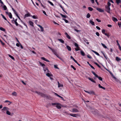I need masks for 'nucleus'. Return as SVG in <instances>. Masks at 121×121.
<instances>
[{"label": "nucleus", "instance_id": "603ef678", "mask_svg": "<svg viewBox=\"0 0 121 121\" xmlns=\"http://www.w3.org/2000/svg\"><path fill=\"white\" fill-rule=\"evenodd\" d=\"M102 33L103 34H104L105 33H105V30H104V29H103V30H102Z\"/></svg>", "mask_w": 121, "mask_h": 121}, {"label": "nucleus", "instance_id": "f03ea898", "mask_svg": "<svg viewBox=\"0 0 121 121\" xmlns=\"http://www.w3.org/2000/svg\"><path fill=\"white\" fill-rule=\"evenodd\" d=\"M41 97L46 98L47 99H49L51 97L49 96H48L47 95L43 93Z\"/></svg>", "mask_w": 121, "mask_h": 121}, {"label": "nucleus", "instance_id": "c756f323", "mask_svg": "<svg viewBox=\"0 0 121 121\" xmlns=\"http://www.w3.org/2000/svg\"><path fill=\"white\" fill-rule=\"evenodd\" d=\"M8 15L10 18H12V15L11 13L10 12L9 13V14Z\"/></svg>", "mask_w": 121, "mask_h": 121}, {"label": "nucleus", "instance_id": "a19ab883", "mask_svg": "<svg viewBox=\"0 0 121 121\" xmlns=\"http://www.w3.org/2000/svg\"><path fill=\"white\" fill-rule=\"evenodd\" d=\"M94 64H95L96 65H97L99 68H101V66L96 62H94Z\"/></svg>", "mask_w": 121, "mask_h": 121}, {"label": "nucleus", "instance_id": "cd10ccee", "mask_svg": "<svg viewBox=\"0 0 121 121\" xmlns=\"http://www.w3.org/2000/svg\"><path fill=\"white\" fill-rule=\"evenodd\" d=\"M70 57L71 59H72L76 63H77V61L75 60L72 56H71Z\"/></svg>", "mask_w": 121, "mask_h": 121}, {"label": "nucleus", "instance_id": "5fc2aeb1", "mask_svg": "<svg viewBox=\"0 0 121 121\" xmlns=\"http://www.w3.org/2000/svg\"><path fill=\"white\" fill-rule=\"evenodd\" d=\"M118 25L120 27H121V22H119L118 23Z\"/></svg>", "mask_w": 121, "mask_h": 121}, {"label": "nucleus", "instance_id": "a211bd4d", "mask_svg": "<svg viewBox=\"0 0 121 121\" xmlns=\"http://www.w3.org/2000/svg\"><path fill=\"white\" fill-rule=\"evenodd\" d=\"M87 63L90 66V67L92 69H95V68L92 65L90 64L89 63V62L88 61L87 62Z\"/></svg>", "mask_w": 121, "mask_h": 121}, {"label": "nucleus", "instance_id": "2eb2a0df", "mask_svg": "<svg viewBox=\"0 0 121 121\" xmlns=\"http://www.w3.org/2000/svg\"><path fill=\"white\" fill-rule=\"evenodd\" d=\"M29 22L30 25L32 26H34V23L32 22L31 21H29Z\"/></svg>", "mask_w": 121, "mask_h": 121}, {"label": "nucleus", "instance_id": "7ed1b4c3", "mask_svg": "<svg viewBox=\"0 0 121 121\" xmlns=\"http://www.w3.org/2000/svg\"><path fill=\"white\" fill-rule=\"evenodd\" d=\"M105 11L107 13H110V7H109L106 6H105Z\"/></svg>", "mask_w": 121, "mask_h": 121}, {"label": "nucleus", "instance_id": "aec40b11", "mask_svg": "<svg viewBox=\"0 0 121 121\" xmlns=\"http://www.w3.org/2000/svg\"><path fill=\"white\" fill-rule=\"evenodd\" d=\"M35 92L37 94H38V95H40L41 96L42 95V94L43 93H41V92H37V91H35Z\"/></svg>", "mask_w": 121, "mask_h": 121}, {"label": "nucleus", "instance_id": "09e8293b", "mask_svg": "<svg viewBox=\"0 0 121 121\" xmlns=\"http://www.w3.org/2000/svg\"><path fill=\"white\" fill-rule=\"evenodd\" d=\"M3 8L4 10H6L7 8L6 6L5 5H4Z\"/></svg>", "mask_w": 121, "mask_h": 121}, {"label": "nucleus", "instance_id": "5701e85b", "mask_svg": "<svg viewBox=\"0 0 121 121\" xmlns=\"http://www.w3.org/2000/svg\"><path fill=\"white\" fill-rule=\"evenodd\" d=\"M66 48L68 51H71V47L67 45Z\"/></svg>", "mask_w": 121, "mask_h": 121}, {"label": "nucleus", "instance_id": "1a4fd4ad", "mask_svg": "<svg viewBox=\"0 0 121 121\" xmlns=\"http://www.w3.org/2000/svg\"><path fill=\"white\" fill-rule=\"evenodd\" d=\"M55 95H56V96H57L60 98L62 99V100L64 101H65V100L62 97L60 96V95H59L58 94L56 93H55Z\"/></svg>", "mask_w": 121, "mask_h": 121}, {"label": "nucleus", "instance_id": "f704fd0d", "mask_svg": "<svg viewBox=\"0 0 121 121\" xmlns=\"http://www.w3.org/2000/svg\"><path fill=\"white\" fill-rule=\"evenodd\" d=\"M100 117H103V118H105V119H108V118L107 117H105V116H103V115H100Z\"/></svg>", "mask_w": 121, "mask_h": 121}, {"label": "nucleus", "instance_id": "ddd939ff", "mask_svg": "<svg viewBox=\"0 0 121 121\" xmlns=\"http://www.w3.org/2000/svg\"><path fill=\"white\" fill-rule=\"evenodd\" d=\"M46 75L47 76L49 77H50V76H53V75L52 74H50L49 73H47L46 74Z\"/></svg>", "mask_w": 121, "mask_h": 121}, {"label": "nucleus", "instance_id": "7c9ffc66", "mask_svg": "<svg viewBox=\"0 0 121 121\" xmlns=\"http://www.w3.org/2000/svg\"><path fill=\"white\" fill-rule=\"evenodd\" d=\"M57 104V105H59L60 104L57 103H52V105L53 106L54 105H56Z\"/></svg>", "mask_w": 121, "mask_h": 121}, {"label": "nucleus", "instance_id": "f8f14e48", "mask_svg": "<svg viewBox=\"0 0 121 121\" xmlns=\"http://www.w3.org/2000/svg\"><path fill=\"white\" fill-rule=\"evenodd\" d=\"M41 58L42 60H44L45 61H46L48 62H50V61L49 60H47V59H46V58H45L44 57H41Z\"/></svg>", "mask_w": 121, "mask_h": 121}, {"label": "nucleus", "instance_id": "c03bdc74", "mask_svg": "<svg viewBox=\"0 0 121 121\" xmlns=\"http://www.w3.org/2000/svg\"><path fill=\"white\" fill-rule=\"evenodd\" d=\"M48 3H50L51 4V5H52V6H54V4L51 2L49 0H48Z\"/></svg>", "mask_w": 121, "mask_h": 121}, {"label": "nucleus", "instance_id": "72a5a7b5", "mask_svg": "<svg viewBox=\"0 0 121 121\" xmlns=\"http://www.w3.org/2000/svg\"><path fill=\"white\" fill-rule=\"evenodd\" d=\"M101 44L104 48L105 49H106L107 48V47L104 44L102 43H101Z\"/></svg>", "mask_w": 121, "mask_h": 121}, {"label": "nucleus", "instance_id": "6e6d98bb", "mask_svg": "<svg viewBox=\"0 0 121 121\" xmlns=\"http://www.w3.org/2000/svg\"><path fill=\"white\" fill-rule=\"evenodd\" d=\"M116 81L118 83H119L120 84H121V82L119 79H117Z\"/></svg>", "mask_w": 121, "mask_h": 121}, {"label": "nucleus", "instance_id": "69168bd1", "mask_svg": "<svg viewBox=\"0 0 121 121\" xmlns=\"http://www.w3.org/2000/svg\"><path fill=\"white\" fill-rule=\"evenodd\" d=\"M113 78L115 79V81H116L117 79L116 77H115L113 75V76H112Z\"/></svg>", "mask_w": 121, "mask_h": 121}, {"label": "nucleus", "instance_id": "79ce46f5", "mask_svg": "<svg viewBox=\"0 0 121 121\" xmlns=\"http://www.w3.org/2000/svg\"><path fill=\"white\" fill-rule=\"evenodd\" d=\"M9 56L10 58H11L12 59H13V60H15L14 58V57L13 56H11L10 55H9Z\"/></svg>", "mask_w": 121, "mask_h": 121}, {"label": "nucleus", "instance_id": "bf43d9fd", "mask_svg": "<svg viewBox=\"0 0 121 121\" xmlns=\"http://www.w3.org/2000/svg\"><path fill=\"white\" fill-rule=\"evenodd\" d=\"M87 57L89 59H91L92 58V57L89 55H88L87 56Z\"/></svg>", "mask_w": 121, "mask_h": 121}, {"label": "nucleus", "instance_id": "20e7f679", "mask_svg": "<svg viewBox=\"0 0 121 121\" xmlns=\"http://www.w3.org/2000/svg\"><path fill=\"white\" fill-rule=\"evenodd\" d=\"M84 91L86 93H87L90 95L91 94H95V93L93 91H87L84 90Z\"/></svg>", "mask_w": 121, "mask_h": 121}, {"label": "nucleus", "instance_id": "393cba45", "mask_svg": "<svg viewBox=\"0 0 121 121\" xmlns=\"http://www.w3.org/2000/svg\"><path fill=\"white\" fill-rule=\"evenodd\" d=\"M96 77L98 78L101 81L103 80V78L101 77H99L98 75H97Z\"/></svg>", "mask_w": 121, "mask_h": 121}, {"label": "nucleus", "instance_id": "a878e982", "mask_svg": "<svg viewBox=\"0 0 121 121\" xmlns=\"http://www.w3.org/2000/svg\"><path fill=\"white\" fill-rule=\"evenodd\" d=\"M98 86H99V87L100 88H102L104 90L105 89V88L104 87L101 86L100 85V84H99Z\"/></svg>", "mask_w": 121, "mask_h": 121}, {"label": "nucleus", "instance_id": "e2e57ef3", "mask_svg": "<svg viewBox=\"0 0 121 121\" xmlns=\"http://www.w3.org/2000/svg\"><path fill=\"white\" fill-rule=\"evenodd\" d=\"M40 28L41 29V31H43V27L41 26L40 27Z\"/></svg>", "mask_w": 121, "mask_h": 121}, {"label": "nucleus", "instance_id": "bb28decb", "mask_svg": "<svg viewBox=\"0 0 121 121\" xmlns=\"http://www.w3.org/2000/svg\"><path fill=\"white\" fill-rule=\"evenodd\" d=\"M57 82L58 85V86L59 87H63V85L61 84H60L59 81H58Z\"/></svg>", "mask_w": 121, "mask_h": 121}, {"label": "nucleus", "instance_id": "864d4df0", "mask_svg": "<svg viewBox=\"0 0 121 121\" xmlns=\"http://www.w3.org/2000/svg\"><path fill=\"white\" fill-rule=\"evenodd\" d=\"M63 20H64L66 23H68V21L67 20L64 18L63 19Z\"/></svg>", "mask_w": 121, "mask_h": 121}, {"label": "nucleus", "instance_id": "680f3d73", "mask_svg": "<svg viewBox=\"0 0 121 121\" xmlns=\"http://www.w3.org/2000/svg\"><path fill=\"white\" fill-rule=\"evenodd\" d=\"M104 35L106 36L107 37H108V38H109L110 35H108V34L106 33L104 34Z\"/></svg>", "mask_w": 121, "mask_h": 121}, {"label": "nucleus", "instance_id": "4468645a", "mask_svg": "<svg viewBox=\"0 0 121 121\" xmlns=\"http://www.w3.org/2000/svg\"><path fill=\"white\" fill-rule=\"evenodd\" d=\"M57 40L61 43H64V41L62 39H58Z\"/></svg>", "mask_w": 121, "mask_h": 121}, {"label": "nucleus", "instance_id": "f257e3e1", "mask_svg": "<svg viewBox=\"0 0 121 121\" xmlns=\"http://www.w3.org/2000/svg\"><path fill=\"white\" fill-rule=\"evenodd\" d=\"M90 111L92 112L93 114L95 115L97 114V111L96 109H95L94 108H90Z\"/></svg>", "mask_w": 121, "mask_h": 121}, {"label": "nucleus", "instance_id": "c85d7f7f", "mask_svg": "<svg viewBox=\"0 0 121 121\" xmlns=\"http://www.w3.org/2000/svg\"><path fill=\"white\" fill-rule=\"evenodd\" d=\"M90 23L91 24L93 25H95V23L94 22L92 21L91 20H90L89 21Z\"/></svg>", "mask_w": 121, "mask_h": 121}, {"label": "nucleus", "instance_id": "4d7b16f0", "mask_svg": "<svg viewBox=\"0 0 121 121\" xmlns=\"http://www.w3.org/2000/svg\"><path fill=\"white\" fill-rule=\"evenodd\" d=\"M71 68H72L74 70H76V69L72 65H71Z\"/></svg>", "mask_w": 121, "mask_h": 121}, {"label": "nucleus", "instance_id": "052dcab7", "mask_svg": "<svg viewBox=\"0 0 121 121\" xmlns=\"http://www.w3.org/2000/svg\"><path fill=\"white\" fill-rule=\"evenodd\" d=\"M14 14L16 15L17 16V15H18V14H17V12L15 10V11H13Z\"/></svg>", "mask_w": 121, "mask_h": 121}, {"label": "nucleus", "instance_id": "6e6552de", "mask_svg": "<svg viewBox=\"0 0 121 121\" xmlns=\"http://www.w3.org/2000/svg\"><path fill=\"white\" fill-rule=\"evenodd\" d=\"M32 16L31 15H30V14L29 13H27L26 14L24 17V18H25L26 17H30V16Z\"/></svg>", "mask_w": 121, "mask_h": 121}, {"label": "nucleus", "instance_id": "0e129e2a", "mask_svg": "<svg viewBox=\"0 0 121 121\" xmlns=\"http://www.w3.org/2000/svg\"><path fill=\"white\" fill-rule=\"evenodd\" d=\"M113 78L115 79V81H116L117 79L116 77H115L113 75V76H112Z\"/></svg>", "mask_w": 121, "mask_h": 121}, {"label": "nucleus", "instance_id": "f3484780", "mask_svg": "<svg viewBox=\"0 0 121 121\" xmlns=\"http://www.w3.org/2000/svg\"><path fill=\"white\" fill-rule=\"evenodd\" d=\"M5 107H4L3 108L1 109L2 111L3 112V113H5V112L6 111V109L4 108Z\"/></svg>", "mask_w": 121, "mask_h": 121}, {"label": "nucleus", "instance_id": "b1692460", "mask_svg": "<svg viewBox=\"0 0 121 121\" xmlns=\"http://www.w3.org/2000/svg\"><path fill=\"white\" fill-rule=\"evenodd\" d=\"M39 64L40 65H41L43 67H45L44 66H45V65L43 63H42L41 62L39 61Z\"/></svg>", "mask_w": 121, "mask_h": 121}, {"label": "nucleus", "instance_id": "de8ad7c7", "mask_svg": "<svg viewBox=\"0 0 121 121\" xmlns=\"http://www.w3.org/2000/svg\"><path fill=\"white\" fill-rule=\"evenodd\" d=\"M77 48H75V50L76 51H77L80 50V48L79 47H77Z\"/></svg>", "mask_w": 121, "mask_h": 121}, {"label": "nucleus", "instance_id": "6ab92c4d", "mask_svg": "<svg viewBox=\"0 0 121 121\" xmlns=\"http://www.w3.org/2000/svg\"><path fill=\"white\" fill-rule=\"evenodd\" d=\"M112 19L115 22H117L118 21L117 19L114 17H112Z\"/></svg>", "mask_w": 121, "mask_h": 121}, {"label": "nucleus", "instance_id": "37998d69", "mask_svg": "<svg viewBox=\"0 0 121 121\" xmlns=\"http://www.w3.org/2000/svg\"><path fill=\"white\" fill-rule=\"evenodd\" d=\"M6 113L9 115H11V113L8 110H7L6 111Z\"/></svg>", "mask_w": 121, "mask_h": 121}, {"label": "nucleus", "instance_id": "9b49d317", "mask_svg": "<svg viewBox=\"0 0 121 121\" xmlns=\"http://www.w3.org/2000/svg\"><path fill=\"white\" fill-rule=\"evenodd\" d=\"M96 9L97 10H98L99 12H103L104 11L103 10H102L100 8H97Z\"/></svg>", "mask_w": 121, "mask_h": 121}, {"label": "nucleus", "instance_id": "4c0bfd02", "mask_svg": "<svg viewBox=\"0 0 121 121\" xmlns=\"http://www.w3.org/2000/svg\"><path fill=\"white\" fill-rule=\"evenodd\" d=\"M31 17L33 18L34 19H37L38 18L35 15H33Z\"/></svg>", "mask_w": 121, "mask_h": 121}, {"label": "nucleus", "instance_id": "a18cd8bd", "mask_svg": "<svg viewBox=\"0 0 121 121\" xmlns=\"http://www.w3.org/2000/svg\"><path fill=\"white\" fill-rule=\"evenodd\" d=\"M12 94L13 95L16 96L17 95V93L15 92L14 91L12 93Z\"/></svg>", "mask_w": 121, "mask_h": 121}, {"label": "nucleus", "instance_id": "13d9d810", "mask_svg": "<svg viewBox=\"0 0 121 121\" xmlns=\"http://www.w3.org/2000/svg\"><path fill=\"white\" fill-rule=\"evenodd\" d=\"M8 102H9L10 103L9 104H8V105H9L11 103V102H10L8 100H6L4 102L5 103H7Z\"/></svg>", "mask_w": 121, "mask_h": 121}, {"label": "nucleus", "instance_id": "ea45409f", "mask_svg": "<svg viewBox=\"0 0 121 121\" xmlns=\"http://www.w3.org/2000/svg\"><path fill=\"white\" fill-rule=\"evenodd\" d=\"M1 15L2 16V17L5 20L7 21V19L2 14H1Z\"/></svg>", "mask_w": 121, "mask_h": 121}, {"label": "nucleus", "instance_id": "49530a36", "mask_svg": "<svg viewBox=\"0 0 121 121\" xmlns=\"http://www.w3.org/2000/svg\"><path fill=\"white\" fill-rule=\"evenodd\" d=\"M107 4H108V5H106V6H109V7H110V6H111V4L109 1H108L107 3Z\"/></svg>", "mask_w": 121, "mask_h": 121}, {"label": "nucleus", "instance_id": "39448f33", "mask_svg": "<svg viewBox=\"0 0 121 121\" xmlns=\"http://www.w3.org/2000/svg\"><path fill=\"white\" fill-rule=\"evenodd\" d=\"M85 77L86 78H88L89 80H90L92 82L95 83H96V82L93 79V78H90L88 77L87 76H86Z\"/></svg>", "mask_w": 121, "mask_h": 121}, {"label": "nucleus", "instance_id": "e433bc0d", "mask_svg": "<svg viewBox=\"0 0 121 121\" xmlns=\"http://www.w3.org/2000/svg\"><path fill=\"white\" fill-rule=\"evenodd\" d=\"M88 10L90 11H92L93 10V9L92 8L90 7H88Z\"/></svg>", "mask_w": 121, "mask_h": 121}, {"label": "nucleus", "instance_id": "0eeeda50", "mask_svg": "<svg viewBox=\"0 0 121 121\" xmlns=\"http://www.w3.org/2000/svg\"><path fill=\"white\" fill-rule=\"evenodd\" d=\"M72 112H78V110L76 108H73L72 109Z\"/></svg>", "mask_w": 121, "mask_h": 121}, {"label": "nucleus", "instance_id": "2f4dec72", "mask_svg": "<svg viewBox=\"0 0 121 121\" xmlns=\"http://www.w3.org/2000/svg\"><path fill=\"white\" fill-rule=\"evenodd\" d=\"M80 53L82 55V56H84L85 55V53L82 50L81 51H80Z\"/></svg>", "mask_w": 121, "mask_h": 121}, {"label": "nucleus", "instance_id": "3c124183", "mask_svg": "<svg viewBox=\"0 0 121 121\" xmlns=\"http://www.w3.org/2000/svg\"><path fill=\"white\" fill-rule=\"evenodd\" d=\"M74 45L76 47H79L78 45L76 43H74Z\"/></svg>", "mask_w": 121, "mask_h": 121}, {"label": "nucleus", "instance_id": "473e14b6", "mask_svg": "<svg viewBox=\"0 0 121 121\" xmlns=\"http://www.w3.org/2000/svg\"><path fill=\"white\" fill-rule=\"evenodd\" d=\"M57 57L60 60H61L63 62H64V60L61 58L59 56H57Z\"/></svg>", "mask_w": 121, "mask_h": 121}, {"label": "nucleus", "instance_id": "338daca9", "mask_svg": "<svg viewBox=\"0 0 121 121\" xmlns=\"http://www.w3.org/2000/svg\"><path fill=\"white\" fill-rule=\"evenodd\" d=\"M0 42H1V44L3 45H4V43H3L2 41L1 40H0Z\"/></svg>", "mask_w": 121, "mask_h": 121}, {"label": "nucleus", "instance_id": "dca6fc26", "mask_svg": "<svg viewBox=\"0 0 121 121\" xmlns=\"http://www.w3.org/2000/svg\"><path fill=\"white\" fill-rule=\"evenodd\" d=\"M116 60L117 61H119L121 60V59L119 58L118 57H116Z\"/></svg>", "mask_w": 121, "mask_h": 121}, {"label": "nucleus", "instance_id": "412c9836", "mask_svg": "<svg viewBox=\"0 0 121 121\" xmlns=\"http://www.w3.org/2000/svg\"><path fill=\"white\" fill-rule=\"evenodd\" d=\"M116 2L118 5L119 4V3H121V0H116Z\"/></svg>", "mask_w": 121, "mask_h": 121}, {"label": "nucleus", "instance_id": "58836bf2", "mask_svg": "<svg viewBox=\"0 0 121 121\" xmlns=\"http://www.w3.org/2000/svg\"><path fill=\"white\" fill-rule=\"evenodd\" d=\"M0 30H1L3 31H5V29L2 27H0Z\"/></svg>", "mask_w": 121, "mask_h": 121}, {"label": "nucleus", "instance_id": "4be33fe9", "mask_svg": "<svg viewBox=\"0 0 121 121\" xmlns=\"http://www.w3.org/2000/svg\"><path fill=\"white\" fill-rule=\"evenodd\" d=\"M60 104L59 105H57V104L56 105V107L58 109H60L61 108V107H60Z\"/></svg>", "mask_w": 121, "mask_h": 121}, {"label": "nucleus", "instance_id": "8fccbe9b", "mask_svg": "<svg viewBox=\"0 0 121 121\" xmlns=\"http://www.w3.org/2000/svg\"><path fill=\"white\" fill-rule=\"evenodd\" d=\"M92 73L96 77V76L97 75V74H96L93 71H91Z\"/></svg>", "mask_w": 121, "mask_h": 121}, {"label": "nucleus", "instance_id": "774afa93", "mask_svg": "<svg viewBox=\"0 0 121 121\" xmlns=\"http://www.w3.org/2000/svg\"><path fill=\"white\" fill-rule=\"evenodd\" d=\"M96 34L98 36H99L100 35L99 33L98 32H96Z\"/></svg>", "mask_w": 121, "mask_h": 121}, {"label": "nucleus", "instance_id": "9d476101", "mask_svg": "<svg viewBox=\"0 0 121 121\" xmlns=\"http://www.w3.org/2000/svg\"><path fill=\"white\" fill-rule=\"evenodd\" d=\"M52 52L56 56H58V55L57 54L56 52V50H54L53 49L52 50Z\"/></svg>", "mask_w": 121, "mask_h": 121}, {"label": "nucleus", "instance_id": "c9c22d12", "mask_svg": "<svg viewBox=\"0 0 121 121\" xmlns=\"http://www.w3.org/2000/svg\"><path fill=\"white\" fill-rule=\"evenodd\" d=\"M91 16V15L89 13H88L86 15V17L87 18H89Z\"/></svg>", "mask_w": 121, "mask_h": 121}, {"label": "nucleus", "instance_id": "423d86ee", "mask_svg": "<svg viewBox=\"0 0 121 121\" xmlns=\"http://www.w3.org/2000/svg\"><path fill=\"white\" fill-rule=\"evenodd\" d=\"M69 115L73 117H77V116H79V114H70Z\"/></svg>", "mask_w": 121, "mask_h": 121}]
</instances>
